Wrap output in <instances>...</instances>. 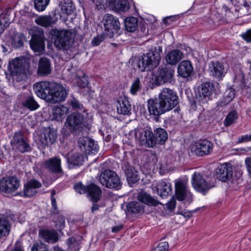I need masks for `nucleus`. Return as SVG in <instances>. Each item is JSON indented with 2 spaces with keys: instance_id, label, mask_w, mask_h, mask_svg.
I'll return each mask as SVG.
<instances>
[{
  "instance_id": "20e7f679",
  "label": "nucleus",
  "mask_w": 251,
  "mask_h": 251,
  "mask_svg": "<svg viewBox=\"0 0 251 251\" xmlns=\"http://www.w3.org/2000/svg\"><path fill=\"white\" fill-rule=\"evenodd\" d=\"M160 60V55L156 50H151L139 57L136 64L140 71H148L156 67L159 64Z\"/></svg>"
},
{
  "instance_id": "4468645a",
  "label": "nucleus",
  "mask_w": 251,
  "mask_h": 251,
  "mask_svg": "<svg viewBox=\"0 0 251 251\" xmlns=\"http://www.w3.org/2000/svg\"><path fill=\"white\" fill-rule=\"evenodd\" d=\"M18 100L23 107L30 110H35L39 107L30 91L21 93L18 96Z\"/></svg>"
},
{
  "instance_id": "393cba45",
  "label": "nucleus",
  "mask_w": 251,
  "mask_h": 251,
  "mask_svg": "<svg viewBox=\"0 0 251 251\" xmlns=\"http://www.w3.org/2000/svg\"><path fill=\"white\" fill-rule=\"evenodd\" d=\"M232 87L236 89L237 91H241L242 93L244 90H247L249 87L244 75L241 71H240L235 74Z\"/></svg>"
},
{
  "instance_id": "bf43d9fd",
  "label": "nucleus",
  "mask_w": 251,
  "mask_h": 251,
  "mask_svg": "<svg viewBox=\"0 0 251 251\" xmlns=\"http://www.w3.org/2000/svg\"><path fill=\"white\" fill-rule=\"evenodd\" d=\"M31 251H48L46 246L42 243L35 244L31 248Z\"/></svg>"
},
{
  "instance_id": "6e6552de",
  "label": "nucleus",
  "mask_w": 251,
  "mask_h": 251,
  "mask_svg": "<svg viewBox=\"0 0 251 251\" xmlns=\"http://www.w3.org/2000/svg\"><path fill=\"white\" fill-rule=\"evenodd\" d=\"M176 199L179 201L187 199L192 201V194L188 187V179L186 177H179L175 180Z\"/></svg>"
},
{
  "instance_id": "a878e982",
  "label": "nucleus",
  "mask_w": 251,
  "mask_h": 251,
  "mask_svg": "<svg viewBox=\"0 0 251 251\" xmlns=\"http://www.w3.org/2000/svg\"><path fill=\"white\" fill-rule=\"evenodd\" d=\"M31 49L35 52H40L45 48L43 33L39 35L34 34L30 41Z\"/></svg>"
},
{
  "instance_id": "2f4dec72",
  "label": "nucleus",
  "mask_w": 251,
  "mask_h": 251,
  "mask_svg": "<svg viewBox=\"0 0 251 251\" xmlns=\"http://www.w3.org/2000/svg\"><path fill=\"white\" fill-rule=\"evenodd\" d=\"M51 69L50 60L46 57L41 58L39 61L38 74L46 75L51 73Z\"/></svg>"
},
{
  "instance_id": "49530a36",
  "label": "nucleus",
  "mask_w": 251,
  "mask_h": 251,
  "mask_svg": "<svg viewBox=\"0 0 251 251\" xmlns=\"http://www.w3.org/2000/svg\"><path fill=\"white\" fill-rule=\"evenodd\" d=\"M50 0H34V6L38 11H44L49 4Z\"/></svg>"
},
{
  "instance_id": "c9c22d12",
  "label": "nucleus",
  "mask_w": 251,
  "mask_h": 251,
  "mask_svg": "<svg viewBox=\"0 0 251 251\" xmlns=\"http://www.w3.org/2000/svg\"><path fill=\"white\" fill-rule=\"evenodd\" d=\"M138 199L140 201L149 206H157L161 204L157 199L146 193L139 195Z\"/></svg>"
},
{
  "instance_id": "bb28decb",
  "label": "nucleus",
  "mask_w": 251,
  "mask_h": 251,
  "mask_svg": "<svg viewBox=\"0 0 251 251\" xmlns=\"http://www.w3.org/2000/svg\"><path fill=\"white\" fill-rule=\"evenodd\" d=\"M183 58V53L178 49L168 51L165 55V61L168 64L175 65Z\"/></svg>"
},
{
  "instance_id": "338daca9",
  "label": "nucleus",
  "mask_w": 251,
  "mask_h": 251,
  "mask_svg": "<svg viewBox=\"0 0 251 251\" xmlns=\"http://www.w3.org/2000/svg\"><path fill=\"white\" fill-rule=\"evenodd\" d=\"M251 141V134H245L240 137L237 143H241L243 142H246Z\"/></svg>"
},
{
  "instance_id": "a211bd4d",
  "label": "nucleus",
  "mask_w": 251,
  "mask_h": 251,
  "mask_svg": "<svg viewBox=\"0 0 251 251\" xmlns=\"http://www.w3.org/2000/svg\"><path fill=\"white\" fill-rule=\"evenodd\" d=\"M11 144L22 153L29 152L31 151V147L25 140L24 135L21 132L15 133L13 139L11 141Z\"/></svg>"
},
{
  "instance_id": "39448f33",
  "label": "nucleus",
  "mask_w": 251,
  "mask_h": 251,
  "mask_svg": "<svg viewBox=\"0 0 251 251\" xmlns=\"http://www.w3.org/2000/svg\"><path fill=\"white\" fill-rule=\"evenodd\" d=\"M167 139L168 134L166 131L159 127L154 130V133L150 129L145 130L144 138L141 140L142 144L145 143L148 147H153L156 144H164Z\"/></svg>"
},
{
  "instance_id": "9d476101",
  "label": "nucleus",
  "mask_w": 251,
  "mask_h": 251,
  "mask_svg": "<svg viewBox=\"0 0 251 251\" xmlns=\"http://www.w3.org/2000/svg\"><path fill=\"white\" fill-rule=\"evenodd\" d=\"M213 143L207 139H200L195 142L192 151L196 155L203 156L209 154L213 151Z\"/></svg>"
},
{
  "instance_id": "ddd939ff",
  "label": "nucleus",
  "mask_w": 251,
  "mask_h": 251,
  "mask_svg": "<svg viewBox=\"0 0 251 251\" xmlns=\"http://www.w3.org/2000/svg\"><path fill=\"white\" fill-rule=\"evenodd\" d=\"M217 9L211 12L208 20L209 24L212 25L213 27L218 26L223 23L224 14L225 16H229L228 14L230 13V9L225 4L222 5L221 14L219 13L220 7L217 6Z\"/></svg>"
},
{
  "instance_id": "f257e3e1",
  "label": "nucleus",
  "mask_w": 251,
  "mask_h": 251,
  "mask_svg": "<svg viewBox=\"0 0 251 251\" xmlns=\"http://www.w3.org/2000/svg\"><path fill=\"white\" fill-rule=\"evenodd\" d=\"M33 88L38 97L51 103L63 101L68 95L62 84L53 81H39L33 85Z\"/></svg>"
},
{
  "instance_id": "774afa93",
  "label": "nucleus",
  "mask_w": 251,
  "mask_h": 251,
  "mask_svg": "<svg viewBox=\"0 0 251 251\" xmlns=\"http://www.w3.org/2000/svg\"><path fill=\"white\" fill-rule=\"evenodd\" d=\"M245 162L249 175L251 178V157H247Z\"/></svg>"
},
{
  "instance_id": "6ab92c4d",
  "label": "nucleus",
  "mask_w": 251,
  "mask_h": 251,
  "mask_svg": "<svg viewBox=\"0 0 251 251\" xmlns=\"http://www.w3.org/2000/svg\"><path fill=\"white\" fill-rule=\"evenodd\" d=\"M174 74V71L168 67L158 69L154 76L156 83L157 85H160L168 82H171L173 79Z\"/></svg>"
},
{
  "instance_id": "c756f323",
  "label": "nucleus",
  "mask_w": 251,
  "mask_h": 251,
  "mask_svg": "<svg viewBox=\"0 0 251 251\" xmlns=\"http://www.w3.org/2000/svg\"><path fill=\"white\" fill-rule=\"evenodd\" d=\"M86 193L88 197L92 201L96 202L98 201L100 198L101 190L99 186L94 183H91L87 185Z\"/></svg>"
},
{
  "instance_id": "e2e57ef3",
  "label": "nucleus",
  "mask_w": 251,
  "mask_h": 251,
  "mask_svg": "<svg viewBox=\"0 0 251 251\" xmlns=\"http://www.w3.org/2000/svg\"><path fill=\"white\" fill-rule=\"evenodd\" d=\"M241 9H245L246 10V14H251V0H245Z\"/></svg>"
},
{
  "instance_id": "72a5a7b5",
  "label": "nucleus",
  "mask_w": 251,
  "mask_h": 251,
  "mask_svg": "<svg viewBox=\"0 0 251 251\" xmlns=\"http://www.w3.org/2000/svg\"><path fill=\"white\" fill-rule=\"evenodd\" d=\"M39 234L45 241L48 242L55 243L58 239V234L54 230L42 229L40 230Z\"/></svg>"
},
{
  "instance_id": "5701e85b",
  "label": "nucleus",
  "mask_w": 251,
  "mask_h": 251,
  "mask_svg": "<svg viewBox=\"0 0 251 251\" xmlns=\"http://www.w3.org/2000/svg\"><path fill=\"white\" fill-rule=\"evenodd\" d=\"M233 168L231 164L225 163L217 169V177L222 181H227L232 176Z\"/></svg>"
},
{
  "instance_id": "9b49d317",
  "label": "nucleus",
  "mask_w": 251,
  "mask_h": 251,
  "mask_svg": "<svg viewBox=\"0 0 251 251\" xmlns=\"http://www.w3.org/2000/svg\"><path fill=\"white\" fill-rule=\"evenodd\" d=\"M88 115V113L84 110L82 114L78 112L73 113L68 116L65 125L71 131L76 129L85 122Z\"/></svg>"
},
{
  "instance_id": "5fc2aeb1",
  "label": "nucleus",
  "mask_w": 251,
  "mask_h": 251,
  "mask_svg": "<svg viewBox=\"0 0 251 251\" xmlns=\"http://www.w3.org/2000/svg\"><path fill=\"white\" fill-rule=\"evenodd\" d=\"M82 163V156L78 153H74L71 157V163L74 165H81Z\"/></svg>"
},
{
  "instance_id": "412c9836",
  "label": "nucleus",
  "mask_w": 251,
  "mask_h": 251,
  "mask_svg": "<svg viewBox=\"0 0 251 251\" xmlns=\"http://www.w3.org/2000/svg\"><path fill=\"white\" fill-rule=\"evenodd\" d=\"M148 110L151 115L157 117L167 111L159 100L150 99L148 100Z\"/></svg>"
},
{
  "instance_id": "603ef678",
  "label": "nucleus",
  "mask_w": 251,
  "mask_h": 251,
  "mask_svg": "<svg viewBox=\"0 0 251 251\" xmlns=\"http://www.w3.org/2000/svg\"><path fill=\"white\" fill-rule=\"evenodd\" d=\"M55 227L58 230H61L65 227V218L62 215H58L57 219L54 221Z\"/></svg>"
},
{
  "instance_id": "7ed1b4c3",
  "label": "nucleus",
  "mask_w": 251,
  "mask_h": 251,
  "mask_svg": "<svg viewBox=\"0 0 251 251\" xmlns=\"http://www.w3.org/2000/svg\"><path fill=\"white\" fill-rule=\"evenodd\" d=\"M29 68V60L26 57L21 56L10 61L7 70L13 80L20 82L25 81L31 75Z\"/></svg>"
},
{
  "instance_id": "de8ad7c7",
  "label": "nucleus",
  "mask_w": 251,
  "mask_h": 251,
  "mask_svg": "<svg viewBox=\"0 0 251 251\" xmlns=\"http://www.w3.org/2000/svg\"><path fill=\"white\" fill-rule=\"evenodd\" d=\"M218 0H196L193 5V7L195 8L197 5H202L209 4H213L214 7L217 9V6H218Z\"/></svg>"
},
{
  "instance_id": "680f3d73",
  "label": "nucleus",
  "mask_w": 251,
  "mask_h": 251,
  "mask_svg": "<svg viewBox=\"0 0 251 251\" xmlns=\"http://www.w3.org/2000/svg\"><path fill=\"white\" fill-rule=\"evenodd\" d=\"M178 18V15L167 16L163 19V22L166 25H169L174 21H176Z\"/></svg>"
},
{
  "instance_id": "f704fd0d",
  "label": "nucleus",
  "mask_w": 251,
  "mask_h": 251,
  "mask_svg": "<svg viewBox=\"0 0 251 251\" xmlns=\"http://www.w3.org/2000/svg\"><path fill=\"white\" fill-rule=\"evenodd\" d=\"M11 230V225L7 217H0V238L7 236Z\"/></svg>"
},
{
  "instance_id": "0e129e2a",
  "label": "nucleus",
  "mask_w": 251,
  "mask_h": 251,
  "mask_svg": "<svg viewBox=\"0 0 251 251\" xmlns=\"http://www.w3.org/2000/svg\"><path fill=\"white\" fill-rule=\"evenodd\" d=\"M70 105L74 109H80L82 107V105L75 98H73L69 101Z\"/></svg>"
},
{
  "instance_id": "423d86ee",
  "label": "nucleus",
  "mask_w": 251,
  "mask_h": 251,
  "mask_svg": "<svg viewBox=\"0 0 251 251\" xmlns=\"http://www.w3.org/2000/svg\"><path fill=\"white\" fill-rule=\"evenodd\" d=\"M102 23L107 37L111 38L114 37L115 33H121L122 30L119 19L112 14H105L102 19Z\"/></svg>"
},
{
  "instance_id": "aec40b11",
  "label": "nucleus",
  "mask_w": 251,
  "mask_h": 251,
  "mask_svg": "<svg viewBox=\"0 0 251 251\" xmlns=\"http://www.w3.org/2000/svg\"><path fill=\"white\" fill-rule=\"evenodd\" d=\"M152 186L154 188H155L157 194L162 198L167 197L172 192V184L167 179H162L155 183H153Z\"/></svg>"
},
{
  "instance_id": "4c0bfd02",
  "label": "nucleus",
  "mask_w": 251,
  "mask_h": 251,
  "mask_svg": "<svg viewBox=\"0 0 251 251\" xmlns=\"http://www.w3.org/2000/svg\"><path fill=\"white\" fill-rule=\"evenodd\" d=\"M125 28L127 31L133 32L137 28L138 20L134 17H129L125 20Z\"/></svg>"
},
{
  "instance_id": "a18cd8bd",
  "label": "nucleus",
  "mask_w": 251,
  "mask_h": 251,
  "mask_svg": "<svg viewBox=\"0 0 251 251\" xmlns=\"http://www.w3.org/2000/svg\"><path fill=\"white\" fill-rule=\"evenodd\" d=\"M85 151L88 153L95 154L99 151V147L94 140L89 139Z\"/></svg>"
},
{
  "instance_id": "b1692460",
  "label": "nucleus",
  "mask_w": 251,
  "mask_h": 251,
  "mask_svg": "<svg viewBox=\"0 0 251 251\" xmlns=\"http://www.w3.org/2000/svg\"><path fill=\"white\" fill-rule=\"evenodd\" d=\"M42 186L41 183L35 179H31L25 183L23 189V196L25 197L30 198L35 195L37 189Z\"/></svg>"
},
{
  "instance_id": "4d7b16f0",
  "label": "nucleus",
  "mask_w": 251,
  "mask_h": 251,
  "mask_svg": "<svg viewBox=\"0 0 251 251\" xmlns=\"http://www.w3.org/2000/svg\"><path fill=\"white\" fill-rule=\"evenodd\" d=\"M168 248L169 245L168 242H162L154 247L151 251H168Z\"/></svg>"
},
{
  "instance_id": "0eeeda50",
  "label": "nucleus",
  "mask_w": 251,
  "mask_h": 251,
  "mask_svg": "<svg viewBox=\"0 0 251 251\" xmlns=\"http://www.w3.org/2000/svg\"><path fill=\"white\" fill-rule=\"evenodd\" d=\"M99 180L103 186L108 188L118 190L122 187V182L117 174L110 170L102 172Z\"/></svg>"
},
{
  "instance_id": "2eb2a0df",
  "label": "nucleus",
  "mask_w": 251,
  "mask_h": 251,
  "mask_svg": "<svg viewBox=\"0 0 251 251\" xmlns=\"http://www.w3.org/2000/svg\"><path fill=\"white\" fill-rule=\"evenodd\" d=\"M208 71L210 75L218 80L222 79L227 73L224 63L219 61H211L208 65Z\"/></svg>"
},
{
  "instance_id": "3c124183",
  "label": "nucleus",
  "mask_w": 251,
  "mask_h": 251,
  "mask_svg": "<svg viewBox=\"0 0 251 251\" xmlns=\"http://www.w3.org/2000/svg\"><path fill=\"white\" fill-rule=\"evenodd\" d=\"M106 37H107V35L105 32H103L101 34L97 35V36L93 38L91 42L92 45L93 46H97L99 45L101 43V42L104 40Z\"/></svg>"
},
{
  "instance_id": "e433bc0d",
  "label": "nucleus",
  "mask_w": 251,
  "mask_h": 251,
  "mask_svg": "<svg viewBox=\"0 0 251 251\" xmlns=\"http://www.w3.org/2000/svg\"><path fill=\"white\" fill-rule=\"evenodd\" d=\"M119 106H117V112L119 114L123 115L128 114L131 110V105L128 100L124 99L118 102Z\"/></svg>"
},
{
  "instance_id": "37998d69",
  "label": "nucleus",
  "mask_w": 251,
  "mask_h": 251,
  "mask_svg": "<svg viewBox=\"0 0 251 251\" xmlns=\"http://www.w3.org/2000/svg\"><path fill=\"white\" fill-rule=\"evenodd\" d=\"M237 119V113L236 111H230L226 117L224 124L225 126H228L233 124Z\"/></svg>"
},
{
  "instance_id": "a19ab883",
  "label": "nucleus",
  "mask_w": 251,
  "mask_h": 251,
  "mask_svg": "<svg viewBox=\"0 0 251 251\" xmlns=\"http://www.w3.org/2000/svg\"><path fill=\"white\" fill-rule=\"evenodd\" d=\"M125 174L126 176V179L129 183H135L139 179L137 172L134 171L131 168L127 169L126 171Z\"/></svg>"
},
{
  "instance_id": "13d9d810",
  "label": "nucleus",
  "mask_w": 251,
  "mask_h": 251,
  "mask_svg": "<svg viewBox=\"0 0 251 251\" xmlns=\"http://www.w3.org/2000/svg\"><path fill=\"white\" fill-rule=\"evenodd\" d=\"M90 138L81 137L78 140V146L81 150H85Z\"/></svg>"
},
{
  "instance_id": "09e8293b",
  "label": "nucleus",
  "mask_w": 251,
  "mask_h": 251,
  "mask_svg": "<svg viewBox=\"0 0 251 251\" xmlns=\"http://www.w3.org/2000/svg\"><path fill=\"white\" fill-rule=\"evenodd\" d=\"M74 7L72 2H65L62 6V12L63 14L70 15L73 13Z\"/></svg>"
},
{
  "instance_id": "cd10ccee",
  "label": "nucleus",
  "mask_w": 251,
  "mask_h": 251,
  "mask_svg": "<svg viewBox=\"0 0 251 251\" xmlns=\"http://www.w3.org/2000/svg\"><path fill=\"white\" fill-rule=\"evenodd\" d=\"M200 97L209 99L214 92V85L210 82L203 83L197 88Z\"/></svg>"
},
{
  "instance_id": "69168bd1",
  "label": "nucleus",
  "mask_w": 251,
  "mask_h": 251,
  "mask_svg": "<svg viewBox=\"0 0 251 251\" xmlns=\"http://www.w3.org/2000/svg\"><path fill=\"white\" fill-rule=\"evenodd\" d=\"M241 37L247 43H251V28L245 32L242 33Z\"/></svg>"
},
{
  "instance_id": "c03bdc74",
  "label": "nucleus",
  "mask_w": 251,
  "mask_h": 251,
  "mask_svg": "<svg viewBox=\"0 0 251 251\" xmlns=\"http://www.w3.org/2000/svg\"><path fill=\"white\" fill-rule=\"evenodd\" d=\"M36 23L42 26L47 27L51 24V19L50 16H41L38 18L36 21Z\"/></svg>"
},
{
  "instance_id": "f03ea898",
  "label": "nucleus",
  "mask_w": 251,
  "mask_h": 251,
  "mask_svg": "<svg viewBox=\"0 0 251 251\" xmlns=\"http://www.w3.org/2000/svg\"><path fill=\"white\" fill-rule=\"evenodd\" d=\"M72 32L66 29H51L49 32V38L55 48L62 50L71 58L75 55L74 48L71 40Z\"/></svg>"
},
{
  "instance_id": "dca6fc26",
  "label": "nucleus",
  "mask_w": 251,
  "mask_h": 251,
  "mask_svg": "<svg viewBox=\"0 0 251 251\" xmlns=\"http://www.w3.org/2000/svg\"><path fill=\"white\" fill-rule=\"evenodd\" d=\"M57 130L49 126L45 128L39 137V141L43 146L53 144L56 140Z\"/></svg>"
},
{
  "instance_id": "1a4fd4ad",
  "label": "nucleus",
  "mask_w": 251,
  "mask_h": 251,
  "mask_svg": "<svg viewBox=\"0 0 251 251\" xmlns=\"http://www.w3.org/2000/svg\"><path fill=\"white\" fill-rule=\"evenodd\" d=\"M158 100L167 111L174 108L178 104L176 94L169 88H164L159 95Z\"/></svg>"
},
{
  "instance_id": "ea45409f",
  "label": "nucleus",
  "mask_w": 251,
  "mask_h": 251,
  "mask_svg": "<svg viewBox=\"0 0 251 251\" xmlns=\"http://www.w3.org/2000/svg\"><path fill=\"white\" fill-rule=\"evenodd\" d=\"M235 89L231 87L226 91L224 98L221 101L223 105L226 104L233 100L235 96Z\"/></svg>"
},
{
  "instance_id": "7c9ffc66",
  "label": "nucleus",
  "mask_w": 251,
  "mask_h": 251,
  "mask_svg": "<svg viewBox=\"0 0 251 251\" xmlns=\"http://www.w3.org/2000/svg\"><path fill=\"white\" fill-rule=\"evenodd\" d=\"M178 73L182 77H189L193 71V67L190 61L184 60L182 61L178 67Z\"/></svg>"
},
{
  "instance_id": "6e6d98bb",
  "label": "nucleus",
  "mask_w": 251,
  "mask_h": 251,
  "mask_svg": "<svg viewBox=\"0 0 251 251\" xmlns=\"http://www.w3.org/2000/svg\"><path fill=\"white\" fill-rule=\"evenodd\" d=\"M140 88V80L138 78H137L131 84L130 89V92L132 95H135Z\"/></svg>"
},
{
  "instance_id": "f3484780",
  "label": "nucleus",
  "mask_w": 251,
  "mask_h": 251,
  "mask_svg": "<svg viewBox=\"0 0 251 251\" xmlns=\"http://www.w3.org/2000/svg\"><path fill=\"white\" fill-rule=\"evenodd\" d=\"M18 179L14 176L3 178L0 180V191L11 193L15 191L19 187Z\"/></svg>"
},
{
  "instance_id": "864d4df0",
  "label": "nucleus",
  "mask_w": 251,
  "mask_h": 251,
  "mask_svg": "<svg viewBox=\"0 0 251 251\" xmlns=\"http://www.w3.org/2000/svg\"><path fill=\"white\" fill-rule=\"evenodd\" d=\"M74 188L77 193L80 194L86 193L87 191V186H84L80 182L75 184L74 186Z\"/></svg>"
},
{
  "instance_id": "f8f14e48",
  "label": "nucleus",
  "mask_w": 251,
  "mask_h": 251,
  "mask_svg": "<svg viewBox=\"0 0 251 251\" xmlns=\"http://www.w3.org/2000/svg\"><path fill=\"white\" fill-rule=\"evenodd\" d=\"M191 182L193 188L203 195L214 186L210 182H207L201 174L196 173L193 174Z\"/></svg>"
},
{
  "instance_id": "473e14b6",
  "label": "nucleus",
  "mask_w": 251,
  "mask_h": 251,
  "mask_svg": "<svg viewBox=\"0 0 251 251\" xmlns=\"http://www.w3.org/2000/svg\"><path fill=\"white\" fill-rule=\"evenodd\" d=\"M109 5L113 10L121 12L127 11L130 7L129 2L127 0H110Z\"/></svg>"
},
{
  "instance_id": "4be33fe9",
  "label": "nucleus",
  "mask_w": 251,
  "mask_h": 251,
  "mask_svg": "<svg viewBox=\"0 0 251 251\" xmlns=\"http://www.w3.org/2000/svg\"><path fill=\"white\" fill-rule=\"evenodd\" d=\"M61 163V158L56 156L45 160L44 165L45 168L50 172L55 174H58L63 172Z\"/></svg>"
},
{
  "instance_id": "8fccbe9b",
  "label": "nucleus",
  "mask_w": 251,
  "mask_h": 251,
  "mask_svg": "<svg viewBox=\"0 0 251 251\" xmlns=\"http://www.w3.org/2000/svg\"><path fill=\"white\" fill-rule=\"evenodd\" d=\"M76 83L79 87L85 88L89 83L88 76L83 75L82 76L77 77L76 80Z\"/></svg>"
},
{
  "instance_id": "052dcab7",
  "label": "nucleus",
  "mask_w": 251,
  "mask_h": 251,
  "mask_svg": "<svg viewBox=\"0 0 251 251\" xmlns=\"http://www.w3.org/2000/svg\"><path fill=\"white\" fill-rule=\"evenodd\" d=\"M138 205L139 204L137 202L131 201L127 204V208L129 211L132 212H137L139 210Z\"/></svg>"
},
{
  "instance_id": "58836bf2",
  "label": "nucleus",
  "mask_w": 251,
  "mask_h": 251,
  "mask_svg": "<svg viewBox=\"0 0 251 251\" xmlns=\"http://www.w3.org/2000/svg\"><path fill=\"white\" fill-rule=\"evenodd\" d=\"M25 39V37L23 34L16 33L12 37L11 44L15 48H21L24 46Z\"/></svg>"
},
{
  "instance_id": "79ce46f5",
  "label": "nucleus",
  "mask_w": 251,
  "mask_h": 251,
  "mask_svg": "<svg viewBox=\"0 0 251 251\" xmlns=\"http://www.w3.org/2000/svg\"><path fill=\"white\" fill-rule=\"evenodd\" d=\"M10 23L8 15L4 13L0 14V35L3 33L5 28L9 25Z\"/></svg>"
},
{
  "instance_id": "c85d7f7f",
  "label": "nucleus",
  "mask_w": 251,
  "mask_h": 251,
  "mask_svg": "<svg viewBox=\"0 0 251 251\" xmlns=\"http://www.w3.org/2000/svg\"><path fill=\"white\" fill-rule=\"evenodd\" d=\"M68 112L69 109L66 106L62 105L54 106L52 109V120L62 122Z\"/></svg>"
}]
</instances>
